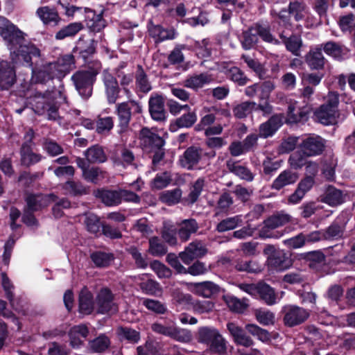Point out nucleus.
<instances>
[{
    "mask_svg": "<svg viewBox=\"0 0 355 355\" xmlns=\"http://www.w3.org/2000/svg\"><path fill=\"white\" fill-rule=\"evenodd\" d=\"M0 35L8 42L14 64L31 67L33 59L40 56V49L31 43L24 44V33L3 17H0Z\"/></svg>",
    "mask_w": 355,
    "mask_h": 355,
    "instance_id": "nucleus-1",
    "label": "nucleus"
},
{
    "mask_svg": "<svg viewBox=\"0 0 355 355\" xmlns=\"http://www.w3.org/2000/svg\"><path fill=\"white\" fill-rule=\"evenodd\" d=\"M338 104V94L334 92H329L325 103L315 112L316 119L324 125L337 123L340 121Z\"/></svg>",
    "mask_w": 355,
    "mask_h": 355,
    "instance_id": "nucleus-2",
    "label": "nucleus"
},
{
    "mask_svg": "<svg viewBox=\"0 0 355 355\" xmlns=\"http://www.w3.org/2000/svg\"><path fill=\"white\" fill-rule=\"evenodd\" d=\"M53 102L49 101V97H36L35 111L38 114H46L49 120H56L58 118V104L66 101V96L61 91H55L51 95Z\"/></svg>",
    "mask_w": 355,
    "mask_h": 355,
    "instance_id": "nucleus-3",
    "label": "nucleus"
},
{
    "mask_svg": "<svg viewBox=\"0 0 355 355\" xmlns=\"http://www.w3.org/2000/svg\"><path fill=\"white\" fill-rule=\"evenodd\" d=\"M288 223L297 224V220L289 214L284 212L273 215L264 221L263 226L259 231V236L264 239H279L283 236V234L279 232H273L272 230Z\"/></svg>",
    "mask_w": 355,
    "mask_h": 355,
    "instance_id": "nucleus-4",
    "label": "nucleus"
},
{
    "mask_svg": "<svg viewBox=\"0 0 355 355\" xmlns=\"http://www.w3.org/2000/svg\"><path fill=\"white\" fill-rule=\"evenodd\" d=\"M96 74L94 71H79L71 76L76 90L83 98H88L91 96Z\"/></svg>",
    "mask_w": 355,
    "mask_h": 355,
    "instance_id": "nucleus-5",
    "label": "nucleus"
},
{
    "mask_svg": "<svg viewBox=\"0 0 355 355\" xmlns=\"http://www.w3.org/2000/svg\"><path fill=\"white\" fill-rule=\"evenodd\" d=\"M96 312L101 314L113 313L118 311L114 295L107 288H102L96 296Z\"/></svg>",
    "mask_w": 355,
    "mask_h": 355,
    "instance_id": "nucleus-6",
    "label": "nucleus"
},
{
    "mask_svg": "<svg viewBox=\"0 0 355 355\" xmlns=\"http://www.w3.org/2000/svg\"><path fill=\"white\" fill-rule=\"evenodd\" d=\"M325 141L318 135L305 136L299 144L300 151L306 156H315L322 153Z\"/></svg>",
    "mask_w": 355,
    "mask_h": 355,
    "instance_id": "nucleus-7",
    "label": "nucleus"
},
{
    "mask_svg": "<svg viewBox=\"0 0 355 355\" xmlns=\"http://www.w3.org/2000/svg\"><path fill=\"white\" fill-rule=\"evenodd\" d=\"M284 322L288 327L302 324L309 317V313L304 309L295 305H286L282 308Z\"/></svg>",
    "mask_w": 355,
    "mask_h": 355,
    "instance_id": "nucleus-8",
    "label": "nucleus"
},
{
    "mask_svg": "<svg viewBox=\"0 0 355 355\" xmlns=\"http://www.w3.org/2000/svg\"><path fill=\"white\" fill-rule=\"evenodd\" d=\"M221 115L225 117H230V112L228 110L220 108L217 106L204 107L201 111L202 116L200 123L196 126L198 130L204 129L207 126L213 124L216 119V115Z\"/></svg>",
    "mask_w": 355,
    "mask_h": 355,
    "instance_id": "nucleus-9",
    "label": "nucleus"
},
{
    "mask_svg": "<svg viewBox=\"0 0 355 355\" xmlns=\"http://www.w3.org/2000/svg\"><path fill=\"white\" fill-rule=\"evenodd\" d=\"M102 80L109 103H114L120 92L118 81L108 69L103 70L102 73Z\"/></svg>",
    "mask_w": 355,
    "mask_h": 355,
    "instance_id": "nucleus-10",
    "label": "nucleus"
},
{
    "mask_svg": "<svg viewBox=\"0 0 355 355\" xmlns=\"http://www.w3.org/2000/svg\"><path fill=\"white\" fill-rule=\"evenodd\" d=\"M187 289L195 295L209 298L216 295L220 290L219 286L212 282H189Z\"/></svg>",
    "mask_w": 355,
    "mask_h": 355,
    "instance_id": "nucleus-11",
    "label": "nucleus"
},
{
    "mask_svg": "<svg viewBox=\"0 0 355 355\" xmlns=\"http://www.w3.org/2000/svg\"><path fill=\"white\" fill-rule=\"evenodd\" d=\"M207 252V250L205 245L201 241H195L190 243L184 251L179 254V257L185 264L188 265L193 260L203 257Z\"/></svg>",
    "mask_w": 355,
    "mask_h": 355,
    "instance_id": "nucleus-12",
    "label": "nucleus"
},
{
    "mask_svg": "<svg viewBox=\"0 0 355 355\" xmlns=\"http://www.w3.org/2000/svg\"><path fill=\"white\" fill-rule=\"evenodd\" d=\"M263 252L268 256L267 262L272 268L282 270L287 268V259L282 251L277 250L273 245H268Z\"/></svg>",
    "mask_w": 355,
    "mask_h": 355,
    "instance_id": "nucleus-13",
    "label": "nucleus"
},
{
    "mask_svg": "<svg viewBox=\"0 0 355 355\" xmlns=\"http://www.w3.org/2000/svg\"><path fill=\"white\" fill-rule=\"evenodd\" d=\"M0 277L1 279L2 287L6 293V297L10 301L11 306L18 313H22V314H24V306L26 305L25 300L19 297H13L12 290L14 286L5 273H1Z\"/></svg>",
    "mask_w": 355,
    "mask_h": 355,
    "instance_id": "nucleus-14",
    "label": "nucleus"
},
{
    "mask_svg": "<svg viewBox=\"0 0 355 355\" xmlns=\"http://www.w3.org/2000/svg\"><path fill=\"white\" fill-rule=\"evenodd\" d=\"M57 78L62 79L75 68L74 57L71 54L64 55L54 62H51Z\"/></svg>",
    "mask_w": 355,
    "mask_h": 355,
    "instance_id": "nucleus-15",
    "label": "nucleus"
},
{
    "mask_svg": "<svg viewBox=\"0 0 355 355\" xmlns=\"http://www.w3.org/2000/svg\"><path fill=\"white\" fill-rule=\"evenodd\" d=\"M308 108L306 105H302L298 101L291 99L287 112V122L295 123L300 122L306 118Z\"/></svg>",
    "mask_w": 355,
    "mask_h": 355,
    "instance_id": "nucleus-16",
    "label": "nucleus"
},
{
    "mask_svg": "<svg viewBox=\"0 0 355 355\" xmlns=\"http://www.w3.org/2000/svg\"><path fill=\"white\" fill-rule=\"evenodd\" d=\"M127 62H121L118 67L114 69V73L119 80V84L122 87L123 90L125 93L128 98L132 96V93L128 88L133 82V72L126 70Z\"/></svg>",
    "mask_w": 355,
    "mask_h": 355,
    "instance_id": "nucleus-17",
    "label": "nucleus"
},
{
    "mask_svg": "<svg viewBox=\"0 0 355 355\" xmlns=\"http://www.w3.org/2000/svg\"><path fill=\"white\" fill-rule=\"evenodd\" d=\"M96 302L94 301L93 294L89 289L84 287L79 294L78 312L83 315H89L95 310Z\"/></svg>",
    "mask_w": 355,
    "mask_h": 355,
    "instance_id": "nucleus-18",
    "label": "nucleus"
},
{
    "mask_svg": "<svg viewBox=\"0 0 355 355\" xmlns=\"http://www.w3.org/2000/svg\"><path fill=\"white\" fill-rule=\"evenodd\" d=\"M16 80L15 71L7 61L0 62V90L8 89Z\"/></svg>",
    "mask_w": 355,
    "mask_h": 355,
    "instance_id": "nucleus-19",
    "label": "nucleus"
},
{
    "mask_svg": "<svg viewBox=\"0 0 355 355\" xmlns=\"http://www.w3.org/2000/svg\"><path fill=\"white\" fill-rule=\"evenodd\" d=\"M56 196L53 194H30L26 197V200L28 210L33 211L40 210L48 206L51 202H54Z\"/></svg>",
    "mask_w": 355,
    "mask_h": 355,
    "instance_id": "nucleus-20",
    "label": "nucleus"
},
{
    "mask_svg": "<svg viewBox=\"0 0 355 355\" xmlns=\"http://www.w3.org/2000/svg\"><path fill=\"white\" fill-rule=\"evenodd\" d=\"M227 328L236 345L249 347L253 345V340L245 334L244 330L234 322H228Z\"/></svg>",
    "mask_w": 355,
    "mask_h": 355,
    "instance_id": "nucleus-21",
    "label": "nucleus"
},
{
    "mask_svg": "<svg viewBox=\"0 0 355 355\" xmlns=\"http://www.w3.org/2000/svg\"><path fill=\"white\" fill-rule=\"evenodd\" d=\"M149 112L155 121H164L166 117L164 101L162 96L152 95L149 99Z\"/></svg>",
    "mask_w": 355,
    "mask_h": 355,
    "instance_id": "nucleus-22",
    "label": "nucleus"
},
{
    "mask_svg": "<svg viewBox=\"0 0 355 355\" xmlns=\"http://www.w3.org/2000/svg\"><path fill=\"white\" fill-rule=\"evenodd\" d=\"M53 67L50 62L43 65L39 69H33L31 81L34 83H45L53 78H57Z\"/></svg>",
    "mask_w": 355,
    "mask_h": 355,
    "instance_id": "nucleus-23",
    "label": "nucleus"
},
{
    "mask_svg": "<svg viewBox=\"0 0 355 355\" xmlns=\"http://www.w3.org/2000/svg\"><path fill=\"white\" fill-rule=\"evenodd\" d=\"M202 157V150L196 147L189 148L180 157V165L187 169H191L200 160Z\"/></svg>",
    "mask_w": 355,
    "mask_h": 355,
    "instance_id": "nucleus-24",
    "label": "nucleus"
},
{
    "mask_svg": "<svg viewBox=\"0 0 355 355\" xmlns=\"http://www.w3.org/2000/svg\"><path fill=\"white\" fill-rule=\"evenodd\" d=\"M89 334V329L85 324L76 325L71 328L69 336L70 345L73 348L80 347Z\"/></svg>",
    "mask_w": 355,
    "mask_h": 355,
    "instance_id": "nucleus-25",
    "label": "nucleus"
},
{
    "mask_svg": "<svg viewBox=\"0 0 355 355\" xmlns=\"http://www.w3.org/2000/svg\"><path fill=\"white\" fill-rule=\"evenodd\" d=\"M314 184V178L311 176H306L298 184L297 188L290 197L289 202L293 204L298 203Z\"/></svg>",
    "mask_w": 355,
    "mask_h": 355,
    "instance_id": "nucleus-26",
    "label": "nucleus"
},
{
    "mask_svg": "<svg viewBox=\"0 0 355 355\" xmlns=\"http://www.w3.org/2000/svg\"><path fill=\"white\" fill-rule=\"evenodd\" d=\"M282 119L281 115H275L262 123L259 127V136L263 138L272 136L282 125Z\"/></svg>",
    "mask_w": 355,
    "mask_h": 355,
    "instance_id": "nucleus-27",
    "label": "nucleus"
},
{
    "mask_svg": "<svg viewBox=\"0 0 355 355\" xmlns=\"http://www.w3.org/2000/svg\"><path fill=\"white\" fill-rule=\"evenodd\" d=\"M140 137L143 144L152 148H160L165 144L164 139L162 137L153 132L147 128L141 129Z\"/></svg>",
    "mask_w": 355,
    "mask_h": 355,
    "instance_id": "nucleus-28",
    "label": "nucleus"
},
{
    "mask_svg": "<svg viewBox=\"0 0 355 355\" xmlns=\"http://www.w3.org/2000/svg\"><path fill=\"white\" fill-rule=\"evenodd\" d=\"M306 62L311 69L319 70L324 67L325 60L320 48L311 49L306 55Z\"/></svg>",
    "mask_w": 355,
    "mask_h": 355,
    "instance_id": "nucleus-29",
    "label": "nucleus"
},
{
    "mask_svg": "<svg viewBox=\"0 0 355 355\" xmlns=\"http://www.w3.org/2000/svg\"><path fill=\"white\" fill-rule=\"evenodd\" d=\"M148 31L156 42L173 40L176 36V33L174 29H165L159 25L150 24L148 26Z\"/></svg>",
    "mask_w": 355,
    "mask_h": 355,
    "instance_id": "nucleus-30",
    "label": "nucleus"
},
{
    "mask_svg": "<svg viewBox=\"0 0 355 355\" xmlns=\"http://www.w3.org/2000/svg\"><path fill=\"white\" fill-rule=\"evenodd\" d=\"M212 80L213 78L208 73H200L187 78L184 81V85L187 88L197 90L211 83Z\"/></svg>",
    "mask_w": 355,
    "mask_h": 355,
    "instance_id": "nucleus-31",
    "label": "nucleus"
},
{
    "mask_svg": "<svg viewBox=\"0 0 355 355\" xmlns=\"http://www.w3.org/2000/svg\"><path fill=\"white\" fill-rule=\"evenodd\" d=\"M298 178L299 176L297 173L290 170H285L274 180L272 188L277 190L281 189L285 186L295 183Z\"/></svg>",
    "mask_w": 355,
    "mask_h": 355,
    "instance_id": "nucleus-32",
    "label": "nucleus"
},
{
    "mask_svg": "<svg viewBox=\"0 0 355 355\" xmlns=\"http://www.w3.org/2000/svg\"><path fill=\"white\" fill-rule=\"evenodd\" d=\"M221 70L232 81L238 83L239 85H244L248 82L247 77L243 74L241 70L229 64H224Z\"/></svg>",
    "mask_w": 355,
    "mask_h": 355,
    "instance_id": "nucleus-33",
    "label": "nucleus"
},
{
    "mask_svg": "<svg viewBox=\"0 0 355 355\" xmlns=\"http://www.w3.org/2000/svg\"><path fill=\"white\" fill-rule=\"evenodd\" d=\"M37 15L42 21L46 25H57L60 20L58 12L47 6L38 8Z\"/></svg>",
    "mask_w": 355,
    "mask_h": 355,
    "instance_id": "nucleus-34",
    "label": "nucleus"
},
{
    "mask_svg": "<svg viewBox=\"0 0 355 355\" xmlns=\"http://www.w3.org/2000/svg\"><path fill=\"white\" fill-rule=\"evenodd\" d=\"M322 201L330 206H336L343 202L342 192L334 187H328L322 197Z\"/></svg>",
    "mask_w": 355,
    "mask_h": 355,
    "instance_id": "nucleus-35",
    "label": "nucleus"
},
{
    "mask_svg": "<svg viewBox=\"0 0 355 355\" xmlns=\"http://www.w3.org/2000/svg\"><path fill=\"white\" fill-rule=\"evenodd\" d=\"M197 121V115L195 112H188L178 118L171 124V131H176L178 128H190Z\"/></svg>",
    "mask_w": 355,
    "mask_h": 355,
    "instance_id": "nucleus-36",
    "label": "nucleus"
},
{
    "mask_svg": "<svg viewBox=\"0 0 355 355\" xmlns=\"http://www.w3.org/2000/svg\"><path fill=\"white\" fill-rule=\"evenodd\" d=\"M42 159L40 155L34 153L31 148V145L24 144L21 150V162L25 166H30L37 163Z\"/></svg>",
    "mask_w": 355,
    "mask_h": 355,
    "instance_id": "nucleus-37",
    "label": "nucleus"
},
{
    "mask_svg": "<svg viewBox=\"0 0 355 355\" xmlns=\"http://www.w3.org/2000/svg\"><path fill=\"white\" fill-rule=\"evenodd\" d=\"M219 331L213 327H201L197 333V340L199 343L209 345L218 335Z\"/></svg>",
    "mask_w": 355,
    "mask_h": 355,
    "instance_id": "nucleus-38",
    "label": "nucleus"
},
{
    "mask_svg": "<svg viewBox=\"0 0 355 355\" xmlns=\"http://www.w3.org/2000/svg\"><path fill=\"white\" fill-rule=\"evenodd\" d=\"M257 297H259L268 305L277 303V297L274 290L266 284H258Z\"/></svg>",
    "mask_w": 355,
    "mask_h": 355,
    "instance_id": "nucleus-39",
    "label": "nucleus"
},
{
    "mask_svg": "<svg viewBox=\"0 0 355 355\" xmlns=\"http://www.w3.org/2000/svg\"><path fill=\"white\" fill-rule=\"evenodd\" d=\"M117 335L121 341L135 344L140 340L139 331L127 327H120L117 329Z\"/></svg>",
    "mask_w": 355,
    "mask_h": 355,
    "instance_id": "nucleus-40",
    "label": "nucleus"
},
{
    "mask_svg": "<svg viewBox=\"0 0 355 355\" xmlns=\"http://www.w3.org/2000/svg\"><path fill=\"white\" fill-rule=\"evenodd\" d=\"M227 166L231 172L239 176L241 179L252 181L254 178L252 173L249 169L236 162L230 160L227 162Z\"/></svg>",
    "mask_w": 355,
    "mask_h": 355,
    "instance_id": "nucleus-41",
    "label": "nucleus"
},
{
    "mask_svg": "<svg viewBox=\"0 0 355 355\" xmlns=\"http://www.w3.org/2000/svg\"><path fill=\"white\" fill-rule=\"evenodd\" d=\"M197 230L198 225L195 220H184L181 223V227L178 232L179 236L182 241L185 242L189 239L191 234L196 232Z\"/></svg>",
    "mask_w": 355,
    "mask_h": 355,
    "instance_id": "nucleus-42",
    "label": "nucleus"
},
{
    "mask_svg": "<svg viewBox=\"0 0 355 355\" xmlns=\"http://www.w3.org/2000/svg\"><path fill=\"white\" fill-rule=\"evenodd\" d=\"M224 300L227 304V306L233 311L237 313L243 312L248 306L247 299H239L232 295H225Z\"/></svg>",
    "mask_w": 355,
    "mask_h": 355,
    "instance_id": "nucleus-43",
    "label": "nucleus"
},
{
    "mask_svg": "<svg viewBox=\"0 0 355 355\" xmlns=\"http://www.w3.org/2000/svg\"><path fill=\"white\" fill-rule=\"evenodd\" d=\"M85 155L87 161L91 163L104 162L106 160V155L103 148L98 145L88 148Z\"/></svg>",
    "mask_w": 355,
    "mask_h": 355,
    "instance_id": "nucleus-44",
    "label": "nucleus"
},
{
    "mask_svg": "<svg viewBox=\"0 0 355 355\" xmlns=\"http://www.w3.org/2000/svg\"><path fill=\"white\" fill-rule=\"evenodd\" d=\"M136 87L143 93H148L152 89V86L149 82L146 74L144 71L141 66H138V70L136 74Z\"/></svg>",
    "mask_w": 355,
    "mask_h": 355,
    "instance_id": "nucleus-45",
    "label": "nucleus"
},
{
    "mask_svg": "<svg viewBox=\"0 0 355 355\" xmlns=\"http://www.w3.org/2000/svg\"><path fill=\"white\" fill-rule=\"evenodd\" d=\"M235 268L239 271H244L252 273L259 272L262 270V266L255 261H247L238 259Z\"/></svg>",
    "mask_w": 355,
    "mask_h": 355,
    "instance_id": "nucleus-46",
    "label": "nucleus"
},
{
    "mask_svg": "<svg viewBox=\"0 0 355 355\" xmlns=\"http://www.w3.org/2000/svg\"><path fill=\"white\" fill-rule=\"evenodd\" d=\"M148 252L154 257H162L167 252V248L158 237L154 236L149 239Z\"/></svg>",
    "mask_w": 355,
    "mask_h": 355,
    "instance_id": "nucleus-47",
    "label": "nucleus"
},
{
    "mask_svg": "<svg viewBox=\"0 0 355 355\" xmlns=\"http://www.w3.org/2000/svg\"><path fill=\"white\" fill-rule=\"evenodd\" d=\"M191 307L196 313H209L213 311L214 303L211 300H194Z\"/></svg>",
    "mask_w": 355,
    "mask_h": 355,
    "instance_id": "nucleus-48",
    "label": "nucleus"
},
{
    "mask_svg": "<svg viewBox=\"0 0 355 355\" xmlns=\"http://www.w3.org/2000/svg\"><path fill=\"white\" fill-rule=\"evenodd\" d=\"M83 28L80 23H71L60 30L55 35L57 40H63L67 37H71L78 33Z\"/></svg>",
    "mask_w": 355,
    "mask_h": 355,
    "instance_id": "nucleus-49",
    "label": "nucleus"
},
{
    "mask_svg": "<svg viewBox=\"0 0 355 355\" xmlns=\"http://www.w3.org/2000/svg\"><path fill=\"white\" fill-rule=\"evenodd\" d=\"M139 279H141V280H146L145 282L140 283L141 288L146 293L150 295H157L158 293L160 292L159 284L156 282L148 279V275L144 274L141 277H139Z\"/></svg>",
    "mask_w": 355,
    "mask_h": 355,
    "instance_id": "nucleus-50",
    "label": "nucleus"
},
{
    "mask_svg": "<svg viewBox=\"0 0 355 355\" xmlns=\"http://www.w3.org/2000/svg\"><path fill=\"white\" fill-rule=\"evenodd\" d=\"M256 107L257 103L254 102H243L235 106L233 112L236 117L242 119L254 111Z\"/></svg>",
    "mask_w": 355,
    "mask_h": 355,
    "instance_id": "nucleus-51",
    "label": "nucleus"
},
{
    "mask_svg": "<svg viewBox=\"0 0 355 355\" xmlns=\"http://www.w3.org/2000/svg\"><path fill=\"white\" fill-rule=\"evenodd\" d=\"M280 37L283 39V42L287 50L291 51L293 55H298L300 49L302 46L301 38L297 35H292L288 38H284L282 34L280 35Z\"/></svg>",
    "mask_w": 355,
    "mask_h": 355,
    "instance_id": "nucleus-52",
    "label": "nucleus"
},
{
    "mask_svg": "<svg viewBox=\"0 0 355 355\" xmlns=\"http://www.w3.org/2000/svg\"><path fill=\"white\" fill-rule=\"evenodd\" d=\"M182 191L179 189L166 191L160 194V200L162 202L169 205L176 204L180 200Z\"/></svg>",
    "mask_w": 355,
    "mask_h": 355,
    "instance_id": "nucleus-53",
    "label": "nucleus"
},
{
    "mask_svg": "<svg viewBox=\"0 0 355 355\" xmlns=\"http://www.w3.org/2000/svg\"><path fill=\"white\" fill-rule=\"evenodd\" d=\"M257 28H250L243 33L241 39L242 46L245 49H250L258 41Z\"/></svg>",
    "mask_w": 355,
    "mask_h": 355,
    "instance_id": "nucleus-54",
    "label": "nucleus"
},
{
    "mask_svg": "<svg viewBox=\"0 0 355 355\" xmlns=\"http://www.w3.org/2000/svg\"><path fill=\"white\" fill-rule=\"evenodd\" d=\"M101 198L102 202L107 206H115L121 203L119 191H103Z\"/></svg>",
    "mask_w": 355,
    "mask_h": 355,
    "instance_id": "nucleus-55",
    "label": "nucleus"
},
{
    "mask_svg": "<svg viewBox=\"0 0 355 355\" xmlns=\"http://www.w3.org/2000/svg\"><path fill=\"white\" fill-rule=\"evenodd\" d=\"M209 349L218 354H225L227 351L226 340L220 334L208 345Z\"/></svg>",
    "mask_w": 355,
    "mask_h": 355,
    "instance_id": "nucleus-56",
    "label": "nucleus"
},
{
    "mask_svg": "<svg viewBox=\"0 0 355 355\" xmlns=\"http://www.w3.org/2000/svg\"><path fill=\"white\" fill-rule=\"evenodd\" d=\"M171 180V176L168 172L157 174L151 182L150 186L153 189H162L166 187Z\"/></svg>",
    "mask_w": 355,
    "mask_h": 355,
    "instance_id": "nucleus-57",
    "label": "nucleus"
},
{
    "mask_svg": "<svg viewBox=\"0 0 355 355\" xmlns=\"http://www.w3.org/2000/svg\"><path fill=\"white\" fill-rule=\"evenodd\" d=\"M117 113L119 118L120 125L126 128L129 123L131 112L128 103H122L117 107Z\"/></svg>",
    "mask_w": 355,
    "mask_h": 355,
    "instance_id": "nucleus-58",
    "label": "nucleus"
},
{
    "mask_svg": "<svg viewBox=\"0 0 355 355\" xmlns=\"http://www.w3.org/2000/svg\"><path fill=\"white\" fill-rule=\"evenodd\" d=\"M110 345V339L105 335H101L89 343V346L94 352H102L107 349Z\"/></svg>",
    "mask_w": 355,
    "mask_h": 355,
    "instance_id": "nucleus-59",
    "label": "nucleus"
},
{
    "mask_svg": "<svg viewBox=\"0 0 355 355\" xmlns=\"http://www.w3.org/2000/svg\"><path fill=\"white\" fill-rule=\"evenodd\" d=\"M241 222L242 220L240 216L227 218L218 224L217 230L220 232L233 230L241 223Z\"/></svg>",
    "mask_w": 355,
    "mask_h": 355,
    "instance_id": "nucleus-60",
    "label": "nucleus"
},
{
    "mask_svg": "<svg viewBox=\"0 0 355 355\" xmlns=\"http://www.w3.org/2000/svg\"><path fill=\"white\" fill-rule=\"evenodd\" d=\"M257 320L262 325L268 326L275 323V314L265 309H258L255 312Z\"/></svg>",
    "mask_w": 355,
    "mask_h": 355,
    "instance_id": "nucleus-61",
    "label": "nucleus"
},
{
    "mask_svg": "<svg viewBox=\"0 0 355 355\" xmlns=\"http://www.w3.org/2000/svg\"><path fill=\"white\" fill-rule=\"evenodd\" d=\"M170 338L179 342L187 343L191 340V334L189 331L178 328L173 324Z\"/></svg>",
    "mask_w": 355,
    "mask_h": 355,
    "instance_id": "nucleus-62",
    "label": "nucleus"
},
{
    "mask_svg": "<svg viewBox=\"0 0 355 355\" xmlns=\"http://www.w3.org/2000/svg\"><path fill=\"white\" fill-rule=\"evenodd\" d=\"M91 259L96 266L105 267L110 263L113 257L110 254L97 252L91 255Z\"/></svg>",
    "mask_w": 355,
    "mask_h": 355,
    "instance_id": "nucleus-63",
    "label": "nucleus"
},
{
    "mask_svg": "<svg viewBox=\"0 0 355 355\" xmlns=\"http://www.w3.org/2000/svg\"><path fill=\"white\" fill-rule=\"evenodd\" d=\"M85 224L88 232L92 234H97L100 230V221L94 214H87L85 217Z\"/></svg>",
    "mask_w": 355,
    "mask_h": 355,
    "instance_id": "nucleus-64",
    "label": "nucleus"
}]
</instances>
